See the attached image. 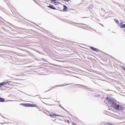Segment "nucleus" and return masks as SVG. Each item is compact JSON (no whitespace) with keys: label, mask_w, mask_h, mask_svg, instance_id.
Returning <instances> with one entry per match:
<instances>
[{"label":"nucleus","mask_w":125,"mask_h":125,"mask_svg":"<svg viewBox=\"0 0 125 125\" xmlns=\"http://www.w3.org/2000/svg\"><path fill=\"white\" fill-rule=\"evenodd\" d=\"M113 107L115 109L118 110L123 111L124 110V108L121 105L117 104L116 103H114Z\"/></svg>","instance_id":"nucleus-1"},{"label":"nucleus","mask_w":125,"mask_h":125,"mask_svg":"<svg viewBox=\"0 0 125 125\" xmlns=\"http://www.w3.org/2000/svg\"><path fill=\"white\" fill-rule=\"evenodd\" d=\"M21 105L24 106L25 107H36V104H34L29 103H21Z\"/></svg>","instance_id":"nucleus-2"},{"label":"nucleus","mask_w":125,"mask_h":125,"mask_svg":"<svg viewBox=\"0 0 125 125\" xmlns=\"http://www.w3.org/2000/svg\"><path fill=\"white\" fill-rule=\"evenodd\" d=\"M89 48L92 50L95 51L97 52H98L99 51L102 52V51H100L97 48H95L93 46H90V47Z\"/></svg>","instance_id":"nucleus-3"},{"label":"nucleus","mask_w":125,"mask_h":125,"mask_svg":"<svg viewBox=\"0 0 125 125\" xmlns=\"http://www.w3.org/2000/svg\"><path fill=\"white\" fill-rule=\"evenodd\" d=\"M106 99L108 103L109 104H111L113 103V100L110 98L107 97H106Z\"/></svg>","instance_id":"nucleus-4"},{"label":"nucleus","mask_w":125,"mask_h":125,"mask_svg":"<svg viewBox=\"0 0 125 125\" xmlns=\"http://www.w3.org/2000/svg\"><path fill=\"white\" fill-rule=\"evenodd\" d=\"M50 5L47 6V7L50 8L53 10H55L56 9V8L54 7V6L52 5L51 4H50Z\"/></svg>","instance_id":"nucleus-5"},{"label":"nucleus","mask_w":125,"mask_h":125,"mask_svg":"<svg viewBox=\"0 0 125 125\" xmlns=\"http://www.w3.org/2000/svg\"><path fill=\"white\" fill-rule=\"evenodd\" d=\"M11 82V81H7V82H2L1 83V84L2 86V85H6L7 84V83H10Z\"/></svg>","instance_id":"nucleus-6"},{"label":"nucleus","mask_w":125,"mask_h":125,"mask_svg":"<svg viewBox=\"0 0 125 125\" xmlns=\"http://www.w3.org/2000/svg\"><path fill=\"white\" fill-rule=\"evenodd\" d=\"M121 28H125V24H123L122 23H121L119 24Z\"/></svg>","instance_id":"nucleus-7"},{"label":"nucleus","mask_w":125,"mask_h":125,"mask_svg":"<svg viewBox=\"0 0 125 125\" xmlns=\"http://www.w3.org/2000/svg\"><path fill=\"white\" fill-rule=\"evenodd\" d=\"M49 116L50 117H54L56 116H60L59 115H57L56 114H49Z\"/></svg>","instance_id":"nucleus-8"},{"label":"nucleus","mask_w":125,"mask_h":125,"mask_svg":"<svg viewBox=\"0 0 125 125\" xmlns=\"http://www.w3.org/2000/svg\"><path fill=\"white\" fill-rule=\"evenodd\" d=\"M63 10L65 11H66L68 10L67 7L66 6L64 5H63Z\"/></svg>","instance_id":"nucleus-9"},{"label":"nucleus","mask_w":125,"mask_h":125,"mask_svg":"<svg viewBox=\"0 0 125 125\" xmlns=\"http://www.w3.org/2000/svg\"><path fill=\"white\" fill-rule=\"evenodd\" d=\"M94 96L95 97H101V95L99 94H95L94 95Z\"/></svg>","instance_id":"nucleus-10"},{"label":"nucleus","mask_w":125,"mask_h":125,"mask_svg":"<svg viewBox=\"0 0 125 125\" xmlns=\"http://www.w3.org/2000/svg\"><path fill=\"white\" fill-rule=\"evenodd\" d=\"M71 84L70 83H68L67 84H66L65 85H64V84H63L62 85H59L58 86H60V87H62V86H64L65 85H68L70 84Z\"/></svg>","instance_id":"nucleus-11"},{"label":"nucleus","mask_w":125,"mask_h":125,"mask_svg":"<svg viewBox=\"0 0 125 125\" xmlns=\"http://www.w3.org/2000/svg\"><path fill=\"white\" fill-rule=\"evenodd\" d=\"M5 101L4 98L0 97V102H3Z\"/></svg>","instance_id":"nucleus-12"},{"label":"nucleus","mask_w":125,"mask_h":125,"mask_svg":"<svg viewBox=\"0 0 125 125\" xmlns=\"http://www.w3.org/2000/svg\"><path fill=\"white\" fill-rule=\"evenodd\" d=\"M114 20L115 21V22H116V23H118L119 24H120L119 23V21L117 20L116 19H114Z\"/></svg>","instance_id":"nucleus-13"},{"label":"nucleus","mask_w":125,"mask_h":125,"mask_svg":"<svg viewBox=\"0 0 125 125\" xmlns=\"http://www.w3.org/2000/svg\"><path fill=\"white\" fill-rule=\"evenodd\" d=\"M104 125H113L112 124H110L109 123H106Z\"/></svg>","instance_id":"nucleus-14"},{"label":"nucleus","mask_w":125,"mask_h":125,"mask_svg":"<svg viewBox=\"0 0 125 125\" xmlns=\"http://www.w3.org/2000/svg\"><path fill=\"white\" fill-rule=\"evenodd\" d=\"M54 3H55V5H59L60 3L59 2L57 1H55Z\"/></svg>","instance_id":"nucleus-15"},{"label":"nucleus","mask_w":125,"mask_h":125,"mask_svg":"<svg viewBox=\"0 0 125 125\" xmlns=\"http://www.w3.org/2000/svg\"><path fill=\"white\" fill-rule=\"evenodd\" d=\"M93 7V5H90V6L88 7V9H92Z\"/></svg>","instance_id":"nucleus-16"},{"label":"nucleus","mask_w":125,"mask_h":125,"mask_svg":"<svg viewBox=\"0 0 125 125\" xmlns=\"http://www.w3.org/2000/svg\"><path fill=\"white\" fill-rule=\"evenodd\" d=\"M46 104L48 106H54L55 105V104H52V105H51V104Z\"/></svg>","instance_id":"nucleus-17"},{"label":"nucleus","mask_w":125,"mask_h":125,"mask_svg":"<svg viewBox=\"0 0 125 125\" xmlns=\"http://www.w3.org/2000/svg\"><path fill=\"white\" fill-rule=\"evenodd\" d=\"M82 86H83L84 87V88H87V89H89V88H87L85 86L83 85H82Z\"/></svg>","instance_id":"nucleus-18"},{"label":"nucleus","mask_w":125,"mask_h":125,"mask_svg":"<svg viewBox=\"0 0 125 125\" xmlns=\"http://www.w3.org/2000/svg\"><path fill=\"white\" fill-rule=\"evenodd\" d=\"M122 67L123 69L125 71V68L123 66H122Z\"/></svg>","instance_id":"nucleus-19"},{"label":"nucleus","mask_w":125,"mask_h":125,"mask_svg":"<svg viewBox=\"0 0 125 125\" xmlns=\"http://www.w3.org/2000/svg\"><path fill=\"white\" fill-rule=\"evenodd\" d=\"M55 2V1H51V2L52 3V4H54V2Z\"/></svg>","instance_id":"nucleus-20"},{"label":"nucleus","mask_w":125,"mask_h":125,"mask_svg":"<svg viewBox=\"0 0 125 125\" xmlns=\"http://www.w3.org/2000/svg\"><path fill=\"white\" fill-rule=\"evenodd\" d=\"M50 1H57V0H50Z\"/></svg>","instance_id":"nucleus-21"},{"label":"nucleus","mask_w":125,"mask_h":125,"mask_svg":"<svg viewBox=\"0 0 125 125\" xmlns=\"http://www.w3.org/2000/svg\"><path fill=\"white\" fill-rule=\"evenodd\" d=\"M59 106L60 107H62V106L61 105V104H60L59 105Z\"/></svg>","instance_id":"nucleus-22"},{"label":"nucleus","mask_w":125,"mask_h":125,"mask_svg":"<svg viewBox=\"0 0 125 125\" xmlns=\"http://www.w3.org/2000/svg\"><path fill=\"white\" fill-rule=\"evenodd\" d=\"M2 86V85L1 84V83H0V87H1Z\"/></svg>","instance_id":"nucleus-23"},{"label":"nucleus","mask_w":125,"mask_h":125,"mask_svg":"<svg viewBox=\"0 0 125 125\" xmlns=\"http://www.w3.org/2000/svg\"><path fill=\"white\" fill-rule=\"evenodd\" d=\"M63 68H65L68 69V68L67 67H63Z\"/></svg>","instance_id":"nucleus-24"},{"label":"nucleus","mask_w":125,"mask_h":125,"mask_svg":"<svg viewBox=\"0 0 125 125\" xmlns=\"http://www.w3.org/2000/svg\"><path fill=\"white\" fill-rule=\"evenodd\" d=\"M50 90H48V91H45V92H48V91H50Z\"/></svg>","instance_id":"nucleus-25"},{"label":"nucleus","mask_w":125,"mask_h":125,"mask_svg":"<svg viewBox=\"0 0 125 125\" xmlns=\"http://www.w3.org/2000/svg\"><path fill=\"white\" fill-rule=\"evenodd\" d=\"M67 122H68L69 123H70V122H69V121H68Z\"/></svg>","instance_id":"nucleus-26"},{"label":"nucleus","mask_w":125,"mask_h":125,"mask_svg":"<svg viewBox=\"0 0 125 125\" xmlns=\"http://www.w3.org/2000/svg\"><path fill=\"white\" fill-rule=\"evenodd\" d=\"M68 72H69V71H68V70H66Z\"/></svg>","instance_id":"nucleus-27"},{"label":"nucleus","mask_w":125,"mask_h":125,"mask_svg":"<svg viewBox=\"0 0 125 125\" xmlns=\"http://www.w3.org/2000/svg\"><path fill=\"white\" fill-rule=\"evenodd\" d=\"M61 108H63V109H64V108L62 106V107H61Z\"/></svg>","instance_id":"nucleus-28"},{"label":"nucleus","mask_w":125,"mask_h":125,"mask_svg":"<svg viewBox=\"0 0 125 125\" xmlns=\"http://www.w3.org/2000/svg\"><path fill=\"white\" fill-rule=\"evenodd\" d=\"M75 85H79V84H75Z\"/></svg>","instance_id":"nucleus-29"},{"label":"nucleus","mask_w":125,"mask_h":125,"mask_svg":"<svg viewBox=\"0 0 125 125\" xmlns=\"http://www.w3.org/2000/svg\"><path fill=\"white\" fill-rule=\"evenodd\" d=\"M0 18H1L2 19H3L0 16Z\"/></svg>","instance_id":"nucleus-30"},{"label":"nucleus","mask_w":125,"mask_h":125,"mask_svg":"<svg viewBox=\"0 0 125 125\" xmlns=\"http://www.w3.org/2000/svg\"><path fill=\"white\" fill-rule=\"evenodd\" d=\"M88 28H90V26H89V27H88Z\"/></svg>","instance_id":"nucleus-31"},{"label":"nucleus","mask_w":125,"mask_h":125,"mask_svg":"<svg viewBox=\"0 0 125 125\" xmlns=\"http://www.w3.org/2000/svg\"><path fill=\"white\" fill-rule=\"evenodd\" d=\"M94 30V31H95V32L96 31H95V30Z\"/></svg>","instance_id":"nucleus-32"},{"label":"nucleus","mask_w":125,"mask_h":125,"mask_svg":"<svg viewBox=\"0 0 125 125\" xmlns=\"http://www.w3.org/2000/svg\"><path fill=\"white\" fill-rule=\"evenodd\" d=\"M64 110H65V109L64 108V109H63Z\"/></svg>","instance_id":"nucleus-33"}]
</instances>
